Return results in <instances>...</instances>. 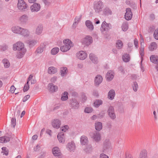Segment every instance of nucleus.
I'll use <instances>...</instances> for the list:
<instances>
[{"label": "nucleus", "instance_id": "9d476101", "mask_svg": "<svg viewBox=\"0 0 158 158\" xmlns=\"http://www.w3.org/2000/svg\"><path fill=\"white\" fill-rule=\"evenodd\" d=\"M126 11L125 15V19L127 20H131L132 17V13L131 9L129 8H127L126 9Z\"/></svg>", "mask_w": 158, "mask_h": 158}, {"label": "nucleus", "instance_id": "c85d7f7f", "mask_svg": "<svg viewBox=\"0 0 158 158\" xmlns=\"http://www.w3.org/2000/svg\"><path fill=\"white\" fill-rule=\"evenodd\" d=\"M95 127L96 130L100 131L102 129V123L100 122H96L95 123Z\"/></svg>", "mask_w": 158, "mask_h": 158}, {"label": "nucleus", "instance_id": "bf43d9fd", "mask_svg": "<svg viewBox=\"0 0 158 158\" xmlns=\"http://www.w3.org/2000/svg\"><path fill=\"white\" fill-rule=\"evenodd\" d=\"M144 47L141 46V49L140 52V54L141 57L144 56Z\"/></svg>", "mask_w": 158, "mask_h": 158}, {"label": "nucleus", "instance_id": "423d86ee", "mask_svg": "<svg viewBox=\"0 0 158 158\" xmlns=\"http://www.w3.org/2000/svg\"><path fill=\"white\" fill-rule=\"evenodd\" d=\"M111 28V25L110 23H107L105 21L103 22L101 28V30L102 31H107Z\"/></svg>", "mask_w": 158, "mask_h": 158}, {"label": "nucleus", "instance_id": "5701e85b", "mask_svg": "<svg viewBox=\"0 0 158 158\" xmlns=\"http://www.w3.org/2000/svg\"><path fill=\"white\" fill-rule=\"evenodd\" d=\"M57 72V68L53 66H51L48 68V73L52 74L56 73Z\"/></svg>", "mask_w": 158, "mask_h": 158}, {"label": "nucleus", "instance_id": "f704fd0d", "mask_svg": "<svg viewBox=\"0 0 158 158\" xmlns=\"http://www.w3.org/2000/svg\"><path fill=\"white\" fill-rule=\"evenodd\" d=\"M2 62L5 68H8L10 67V64L7 59H3Z\"/></svg>", "mask_w": 158, "mask_h": 158}, {"label": "nucleus", "instance_id": "58836bf2", "mask_svg": "<svg viewBox=\"0 0 158 158\" xmlns=\"http://www.w3.org/2000/svg\"><path fill=\"white\" fill-rule=\"evenodd\" d=\"M45 45L44 44H42L40 46L38 47L37 50L36 52L38 53H42L44 50V48L45 47Z\"/></svg>", "mask_w": 158, "mask_h": 158}, {"label": "nucleus", "instance_id": "c9c22d12", "mask_svg": "<svg viewBox=\"0 0 158 158\" xmlns=\"http://www.w3.org/2000/svg\"><path fill=\"white\" fill-rule=\"evenodd\" d=\"M157 47V44L155 42H153L151 44L149 48L150 51H153L156 49Z\"/></svg>", "mask_w": 158, "mask_h": 158}, {"label": "nucleus", "instance_id": "b1692460", "mask_svg": "<svg viewBox=\"0 0 158 158\" xmlns=\"http://www.w3.org/2000/svg\"><path fill=\"white\" fill-rule=\"evenodd\" d=\"M87 137L85 135H83L81 138V143L82 145H86L88 143Z\"/></svg>", "mask_w": 158, "mask_h": 158}, {"label": "nucleus", "instance_id": "aec40b11", "mask_svg": "<svg viewBox=\"0 0 158 158\" xmlns=\"http://www.w3.org/2000/svg\"><path fill=\"white\" fill-rule=\"evenodd\" d=\"M22 29L21 27L18 26H15L12 27L11 30L14 33L20 34L21 32V30Z\"/></svg>", "mask_w": 158, "mask_h": 158}, {"label": "nucleus", "instance_id": "338daca9", "mask_svg": "<svg viewBox=\"0 0 158 158\" xmlns=\"http://www.w3.org/2000/svg\"><path fill=\"white\" fill-rule=\"evenodd\" d=\"M43 1L44 3L46 5H49L50 4V2L48 1L47 0H43Z\"/></svg>", "mask_w": 158, "mask_h": 158}, {"label": "nucleus", "instance_id": "f8f14e48", "mask_svg": "<svg viewBox=\"0 0 158 158\" xmlns=\"http://www.w3.org/2000/svg\"><path fill=\"white\" fill-rule=\"evenodd\" d=\"M30 8L32 12L38 11L40 10V6L39 4L35 3L31 6Z\"/></svg>", "mask_w": 158, "mask_h": 158}, {"label": "nucleus", "instance_id": "ddd939ff", "mask_svg": "<svg viewBox=\"0 0 158 158\" xmlns=\"http://www.w3.org/2000/svg\"><path fill=\"white\" fill-rule=\"evenodd\" d=\"M52 152L55 156H58L61 155L60 150L57 147L53 148L52 149Z\"/></svg>", "mask_w": 158, "mask_h": 158}, {"label": "nucleus", "instance_id": "bb28decb", "mask_svg": "<svg viewBox=\"0 0 158 158\" xmlns=\"http://www.w3.org/2000/svg\"><path fill=\"white\" fill-rule=\"evenodd\" d=\"M68 70L66 67H62L60 69V73L62 76H64L66 75Z\"/></svg>", "mask_w": 158, "mask_h": 158}, {"label": "nucleus", "instance_id": "0eeeda50", "mask_svg": "<svg viewBox=\"0 0 158 158\" xmlns=\"http://www.w3.org/2000/svg\"><path fill=\"white\" fill-rule=\"evenodd\" d=\"M12 137L11 135H5L4 136L0 137V142L3 143L9 142Z\"/></svg>", "mask_w": 158, "mask_h": 158}, {"label": "nucleus", "instance_id": "f03ea898", "mask_svg": "<svg viewBox=\"0 0 158 158\" xmlns=\"http://www.w3.org/2000/svg\"><path fill=\"white\" fill-rule=\"evenodd\" d=\"M104 6L103 3L100 1L95 2L94 4V9L97 13L101 12Z\"/></svg>", "mask_w": 158, "mask_h": 158}, {"label": "nucleus", "instance_id": "49530a36", "mask_svg": "<svg viewBox=\"0 0 158 158\" xmlns=\"http://www.w3.org/2000/svg\"><path fill=\"white\" fill-rule=\"evenodd\" d=\"M59 50V48L57 47L54 48L51 50V53L53 55H55L58 52Z\"/></svg>", "mask_w": 158, "mask_h": 158}, {"label": "nucleus", "instance_id": "9b49d317", "mask_svg": "<svg viewBox=\"0 0 158 158\" xmlns=\"http://www.w3.org/2000/svg\"><path fill=\"white\" fill-rule=\"evenodd\" d=\"M87 56L86 53L83 51H80L78 52L77 54V58L81 60H83L86 58Z\"/></svg>", "mask_w": 158, "mask_h": 158}, {"label": "nucleus", "instance_id": "39448f33", "mask_svg": "<svg viewBox=\"0 0 158 158\" xmlns=\"http://www.w3.org/2000/svg\"><path fill=\"white\" fill-rule=\"evenodd\" d=\"M69 104L70 107L72 109H77L79 107V103L77 100L75 98L71 99L70 100Z\"/></svg>", "mask_w": 158, "mask_h": 158}, {"label": "nucleus", "instance_id": "4c0bfd02", "mask_svg": "<svg viewBox=\"0 0 158 158\" xmlns=\"http://www.w3.org/2000/svg\"><path fill=\"white\" fill-rule=\"evenodd\" d=\"M70 49V46H66V45H64L61 46L60 48V50L64 52H66L68 51Z\"/></svg>", "mask_w": 158, "mask_h": 158}, {"label": "nucleus", "instance_id": "680f3d73", "mask_svg": "<svg viewBox=\"0 0 158 158\" xmlns=\"http://www.w3.org/2000/svg\"><path fill=\"white\" fill-rule=\"evenodd\" d=\"M8 46L6 44H3L1 48L3 51H5L8 48Z\"/></svg>", "mask_w": 158, "mask_h": 158}, {"label": "nucleus", "instance_id": "a19ab883", "mask_svg": "<svg viewBox=\"0 0 158 158\" xmlns=\"http://www.w3.org/2000/svg\"><path fill=\"white\" fill-rule=\"evenodd\" d=\"M103 13L106 15H108L111 14L112 11L109 8H106L104 9Z\"/></svg>", "mask_w": 158, "mask_h": 158}, {"label": "nucleus", "instance_id": "dca6fc26", "mask_svg": "<svg viewBox=\"0 0 158 158\" xmlns=\"http://www.w3.org/2000/svg\"><path fill=\"white\" fill-rule=\"evenodd\" d=\"M58 139L60 142L64 143L65 142L64 134L63 132L59 133L57 135Z\"/></svg>", "mask_w": 158, "mask_h": 158}, {"label": "nucleus", "instance_id": "69168bd1", "mask_svg": "<svg viewBox=\"0 0 158 158\" xmlns=\"http://www.w3.org/2000/svg\"><path fill=\"white\" fill-rule=\"evenodd\" d=\"M100 158H108V157L106 155L102 153L100 155Z\"/></svg>", "mask_w": 158, "mask_h": 158}, {"label": "nucleus", "instance_id": "0e129e2a", "mask_svg": "<svg viewBox=\"0 0 158 158\" xmlns=\"http://www.w3.org/2000/svg\"><path fill=\"white\" fill-rule=\"evenodd\" d=\"M68 128V126H65L64 127L61 128V129L62 131H64V132H65L66 130H67Z\"/></svg>", "mask_w": 158, "mask_h": 158}, {"label": "nucleus", "instance_id": "1a4fd4ad", "mask_svg": "<svg viewBox=\"0 0 158 158\" xmlns=\"http://www.w3.org/2000/svg\"><path fill=\"white\" fill-rule=\"evenodd\" d=\"M91 138L96 142H98L101 139V135L99 132L95 131L93 133Z\"/></svg>", "mask_w": 158, "mask_h": 158}, {"label": "nucleus", "instance_id": "de8ad7c7", "mask_svg": "<svg viewBox=\"0 0 158 158\" xmlns=\"http://www.w3.org/2000/svg\"><path fill=\"white\" fill-rule=\"evenodd\" d=\"M122 28L123 31H126L128 29V24L126 23H123L122 26Z\"/></svg>", "mask_w": 158, "mask_h": 158}, {"label": "nucleus", "instance_id": "72a5a7b5", "mask_svg": "<svg viewBox=\"0 0 158 158\" xmlns=\"http://www.w3.org/2000/svg\"><path fill=\"white\" fill-rule=\"evenodd\" d=\"M123 60L125 62H128L130 60V57L129 54H125L123 55L122 56Z\"/></svg>", "mask_w": 158, "mask_h": 158}, {"label": "nucleus", "instance_id": "13d9d810", "mask_svg": "<svg viewBox=\"0 0 158 158\" xmlns=\"http://www.w3.org/2000/svg\"><path fill=\"white\" fill-rule=\"evenodd\" d=\"M2 150L3 151V152L7 156L8 154V151L6 149L7 148L6 147H3L2 148Z\"/></svg>", "mask_w": 158, "mask_h": 158}, {"label": "nucleus", "instance_id": "8fccbe9b", "mask_svg": "<svg viewBox=\"0 0 158 158\" xmlns=\"http://www.w3.org/2000/svg\"><path fill=\"white\" fill-rule=\"evenodd\" d=\"M107 112L108 114H110L111 113L114 112V107L112 106H110L108 109Z\"/></svg>", "mask_w": 158, "mask_h": 158}, {"label": "nucleus", "instance_id": "864d4df0", "mask_svg": "<svg viewBox=\"0 0 158 158\" xmlns=\"http://www.w3.org/2000/svg\"><path fill=\"white\" fill-rule=\"evenodd\" d=\"M11 123L12 127L14 128L16 125V119L15 118H12L11 120Z\"/></svg>", "mask_w": 158, "mask_h": 158}, {"label": "nucleus", "instance_id": "6e6d98bb", "mask_svg": "<svg viewBox=\"0 0 158 158\" xmlns=\"http://www.w3.org/2000/svg\"><path fill=\"white\" fill-rule=\"evenodd\" d=\"M108 114L110 118L112 120L116 118V115L114 112L111 113L110 114Z\"/></svg>", "mask_w": 158, "mask_h": 158}, {"label": "nucleus", "instance_id": "20e7f679", "mask_svg": "<svg viewBox=\"0 0 158 158\" xmlns=\"http://www.w3.org/2000/svg\"><path fill=\"white\" fill-rule=\"evenodd\" d=\"M23 49H25L24 48V44L21 42H18L13 45V49L14 50L21 51H23Z\"/></svg>", "mask_w": 158, "mask_h": 158}, {"label": "nucleus", "instance_id": "e2e57ef3", "mask_svg": "<svg viewBox=\"0 0 158 158\" xmlns=\"http://www.w3.org/2000/svg\"><path fill=\"white\" fill-rule=\"evenodd\" d=\"M15 89L16 88L15 86L14 85H12L10 87V91L12 93H14Z\"/></svg>", "mask_w": 158, "mask_h": 158}, {"label": "nucleus", "instance_id": "a878e982", "mask_svg": "<svg viewBox=\"0 0 158 158\" xmlns=\"http://www.w3.org/2000/svg\"><path fill=\"white\" fill-rule=\"evenodd\" d=\"M43 30V27L42 25H39L36 29L35 33L38 35H40L42 32Z\"/></svg>", "mask_w": 158, "mask_h": 158}, {"label": "nucleus", "instance_id": "5fc2aeb1", "mask_svg": "<svg viewBox=\"0 0 158 158\" xmlns=\"http://www.w3.org/2000/svg\"><path fill=\"white\" fill-rule=\"evenodd\" d=\"M102 80H94L95 85L98 86L102 82Z\"/></svg>", "mask_w": 158, "mask_h": 158}, {"label": "nucleus", "instance_id": "393cba45", "mask_svg": "<svg viewBox=\"0 0 158 158\" xmlns=\"http://www.w3.org/2000/svg\"><path fill=\"white\" fill-rule=\"evenodd\" d=\"M20 31L21 32L20 33V34L26 37H27L29 36V32L27 29L22 28V29Z\"/></svg>", "mask_w": 158, "mask_h": 158}, {"label": "nucleus", "instance_id": "4be33fe9", "mask_svg": "<svg viewBox=\"0 0 158 158\" xmlns=\"http://www.w3.org/2000/svg\"><path fill=\"white\" fill-rule=\"evenodd\" d=\"M89 58L92 62L95 64L98 62V59L96 56L93 53H90L89 55Z\"/></svg>", "mask_w": 158, "mask_h": 158}, {"label": "nucleus", "instance_id": "09e8293b", "mask_svg": "<svg viewBox=\"0 0 158 158\" xmlns=\"http://www.w3.org/2000/svg\"><path fill=\"white\" fill-rule=\"evenodd\" d=\"M82 101L81 102H84L87 100V97L85 95V94L84 93H82L81 94Z\"/></svg>", "mask_w": 158, "mask_h": 158}, {"label": "nucleus", "instance_id": "37998d69", "mask_svg": "<svg viewBox=\"0 0 158 158\" xmlns=\"http://www.w3.org/2000/svg\"><path fill=\"white\" fill-rule=\"evenodd\" d=\"M31 80H27V83L25 84L23 89V91L24 92L27 91L29 88V81H30Z\"/></svg>", "mask_w": 158, "mask_h": 158}, {"label": "nucleus", "instance_id": "c756f323", "mask_svg": "<svg viewBox=\"0 0 158 158\" xmlns=\"http://www.w3.org/2000/svg\"><path fill=\"white\" fill-rule=\"evenodd\" d=\"M26 52V49H23V51H21L18 52L16 55V57L17 58L20 59L23 57Z\"/></svg>", "mask_w": 158, "mask_h": 158}, {"label": "nucleus", "instance_id": "79ce46f5", "mask_svg": "<svg viewBox=\"0 0 158 158\" xmlns=\"http://www.w3.org/2000/svg\"><path fill=\"white\" fill-rule=\"evenodd\" d=\"M68 94L67 92H64L61 97V100L62 101H65L68 99Z\"/></svg>", "mask_w": 158, "mask_h": 158}, {"label": "nucleus", "instance_id": "ea45409f", "mask_svg": "<svg viewBox=\"0 0 158 158\" xmlns=\"http://www.w3.org/2000/svg\"><path fill=\"white\" fill-rule=\"evenodd\" d=\"M27 43L30 47H31L34 46L37 43V41L34 40H28Z\"/></svg>", "mask_w": 158, "mask_h": 158}, {"label": "nucleus", "instance_id": "6ab92c4d", "mask_svg": "<svg viewBox=\"0 0 158 158\" xmlns=\"http://www.w3.org/2000/svg\"><path fill=\"white\" fill-rule=\"evenodd\" d=\"M114 76V72L111 70L108 71L106 74V78L107 79H113Z\"/></svg>", "mask_w": 158, "mask_h": 158}, {"label": "nucleus", "instance_id": "4468645a", "mask_svg": "<svg viewBox=\"0 0 158 158\" xmlns=\"http://www.w3.org/2000/svg\"><path fill=\"white\" fill-rule=\"evenodd\" d=\"M61 122L58 119H55L52 123V125L54 128L57 129L60 127Z\"/></svg>", "mask_w": 158, "mask_h": 158}, {"label": "nucleus", "instance_id": "a211bd4d", "mask_svg": "<svg viewBox=\"0 0 158 158\" xmlns=\"http://www.w3.org/2000/svg\"><path fill=\"white\" fill-rule=\"evenodd\" d=\"M67 149L70 152L73 151L75 149V145L73 142L69 143L67 145Z\"/></svg>", "mask_w": 158, "mask_h": 158}, {"label": "nucleus", "instance_id": "f3484780", "mask_svg": "<svg viewBox=\"0 0 158 158\" xmlns=\"http://www.w3.org/2000/svg\"><path fill=\"white\" fill-rule=\"evenodd\" d=\"M28 20V17L26 15H24L21 16L19 18V20L20 23L23 24L26 23Z\"/></svg>", "mask_w": 158, "mask_h": 158}, {"label": "nucleus", "instance_id": "7c9ffc66", "mask_svg": "<svg viewBox=\"0 0 158 158\" xmlns=\"http://www.w3.org/2000/svg\"><path fill=\"white\" fill-rule=\"evenodd\" d=\"M151 61L153 63L155 64L158 63V58L157 56L152 55L150 57Z\"/></svg>", "mask_w": 158, "mask_h": 158}, {"label": "nucleus", "instance_id": "2eb2a0df", "mask_svg": "<svg viewBox=\"0 0 158 158\" xmlns=\"http://www.w3.org/2000/svg\"><path fill=\"white\" fill-rule=\"evenodd\" d=\"M48 87L49 88L50 91L52 92H56L57 90V86L56 85H54L52 83H49L48 85Z\"/></svg>", "mask_w": 158, "mask_h": 158}, {"label": "nucleus", "instance_id": "473e14b6", "mask_svg": "<svg viewBox=\"0 0 158 158\" xmlns=\"http://www.w3.org/2000/svg\"><path fill=\"white\" fill-rule=\"evenodd\" d=\"M139 158H148L147 152L146 150H143L141 152Z\"/></svg>", "mask_w": 158, "mask_h": 158}, {"label": "nucleus", "instance_id": "603ef678", "mask_svg": "<svg viewBox=\"0 0 158 158\" xmlns=\"http://www.w3.org/2000/svg\"><path fill=\"white\" fill-rule=\"evenodd\" d=\"M81 16H80L79 17H77L75 18V22L73 23V26H74L75 25L77 24L79 22L80 19H81Z\"/></svg>", "mask_w": 158, "mask_h": 158}, {"label": "nucleus", "instance_id": "3c124183", "mask_svg": "<svg viewBox=\"0 0 158 158\" xmlns=\"http://www.w3.org/2000/svg\"><path fill=\"white\" fill-rule=\"evenodd\" d=\"M92 111L93 109L91 107H86L84 110L85 112L87 113H90Z\"/></svg>", "mask_w": 158, "mask_h": 158}, {"label": "nucleus", "instance_id": "c03bdc74", "mask_svg": "<svg viewBox=\"0 0 158 158\" xmlns=\"http://www.w3.org/2000/svg\"><path fill=\"white\" fill-rule=\"evenodd\" d=\"M116 47L118 49H121L123 46V43L122 41L118 40L117 41L116 44Z\"/></svg>", "mask_w": 158, "mask_h": 158}, {"label": "nucleus", "instance_id": "a18cd8bd", "mask_svg": "<svg viewBox=\"0 0 158 158\" xmlns=\"http://www.w3.org/2000/svg\"><path fill=\"white\" fill-rule=\"evenodd\" d=\"M132 87L133 89L135 92H136L137 90L139 87L138 84L136 82L134 81L133 82Z\"/></svg>", "mask_w": 158, "mask_h": 158}, {"label": "nucleus", "instance_id": "2f4dec72", "mask_svg": "<svg viewBox=\"0 0 158 158\" xmlns=\"http://www.w3.org/2000/svg\"><path fill=\"white\" fill-rule=\"evenodd\" d=\"M63 43L64 45H66V46H69H69H70V48L73 46L72 42L69 39L64 40L63 41Z\"/></svg>", "mask_w": 158, "mask_h": 158}, {"label": "nucleus", "instance_id": "052dcab7", "mask_svg": "<svg viewBox=\"0 0 158 158\" xmlns=\"http://www.w3.org/2000/svg\"><path fill=\"white\" fill-rule=\"evenodd\" d=\"M30 97V96L29 95H27L25 96L23 98V102H26L27 100L29 99Z\"/></svg>", "mask_w": 158, "mask_h": 158}, {"label": "nucleus", "instance_id": "774afa93", "mask_svg": "<svg viewBox=\"0 0 158 158\" xmlns=\"http://www.w3.org/2000/svg\"><path fill=\"white\" fill-rule=\"evenodd\" d=\"M126 158H133V157L132 156L131 154H126Z\"/></svg>", "mask_w": 158, "mask_h": 158}, {"label": "nucleus", "instance_id": "4d7b16f0", "mask_svg": "<svg viewBox=\"0 0 158 158\" xmlns=\"http://www.w3.org/2000/svg\"><path fill=\"white\" fill-rule=\"evenodd\" d=\"M154 36L156 39L158 40V28L155 30L154 33Z\"/></svg>", "mask_w": 158, "mask_h": 158}, {"label": "nucleus", "instance_id": "e433bc0d", "mask_svg": "<svg viewBox=\"0 0 158 158\" xmlns=\"http://www.w3.org/2000/svg\"><path fill=\"white\" fill-rule=\"evenodd\" d=\"M102 104V101L101 100H96L94 103V105L96 107H98Z\"/></svg>", "mask_w": 158, "mask_h": 158}, {"label": "nucleus", "instance_id": "7ed1b4c3", "mask_svg": "<svg viewBox=\"0 0 158 158\" xmlns=\"http://www.w3.org/2000/svg\"><path fill=\"white\" fill-rule=\"evenodd\" d=\"M27 7V6L26 2L23 0H18L17 4V7L21 10H23Z\"/></svg>", "mask_w": 158, "mask_h": 158}, {"label": "nucleus", "instance_id": "cd10ccee", "mask_svg": "<svg viewBox=\"0 0 158 158\" xmlns=\"http://www.w3.org/2000/svg\"><path fill=\"white\" fill-rule=\"evenodd\" d=\"M85 25L90 30L94 29V26L92 22L89 20H88L85 22Z\"/></svg>", "mask_w": 158, "mask_h": 158}, {"label": "nucleus", "instance_id": "6e6552de", "mask_svg": "<svg viewBox=\"0 0 158 158\" xmlns=\"http://www.w3.org/2000/svg\"><path fill=\"white\" fill-rule=\"evenodd\" d=\"M92 42V39L91 37L87 35L84 38L82 41L83 44L86 45H89Z\"/></svg>", "mask_w": 158, "mask_h": 158}, {"label": "nucleus", "instance_id": "412c9836", "mask_svg": "<svg viewBox=\"0 0 158 158\" xmlns=\"http://www.w3.org/2000/svg\"><path fill=\"white\" fill-rule=\"evenodd\" d=\"M115 91L114 89H111L110 90L108 93V98L110 100L113 99L115 96Z\"/></svg>", "mask_w": 158, "mask_h": 158}, {"label": "nucleus", "instance_id": "f257e3e1", "mask_svg": "<svg viewBox=\"0 0 158 158\" xmlns=\"http://www.w3.org/2000/svg\"><path fill=\"white\" fill-rule=\"evenodd\" d=\"M103 152L106 153L110 151L112 148L111 143L108 139H106L104 142L103 145Z\"/></svg>", "mask_w": 158, "mask_h": 158}]
</instances>
